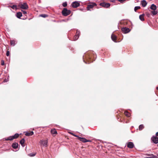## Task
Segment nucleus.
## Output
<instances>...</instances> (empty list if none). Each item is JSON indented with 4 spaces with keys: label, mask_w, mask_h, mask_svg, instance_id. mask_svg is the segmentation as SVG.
Masks as SVG:
<instances>
[{
    "label": "nucleus",
    "mask_w": 158,
    "mask_h": 158,
    "mask_svg": "<svg viewBox=\"0 0 158 158\" xmlns=\"http://www.w3.org/2000/svg\"><path fill=\"white\" fill-rule=\"evenodd\" d=\"M16 41L15 40H11L10 44L13 46H14L16 44Z\"/></svg>",
    "instance_id": "obj_23"
},
{
    "label": "nucleus",
    "mask_w": 158,
    "mask_h": 158,
    "mask_svg": "<svg viewBox=\"0 0 158 158\" xmlns=\"http://www.w3.org/2000/svg\"><path fill=\"white\" fill-rule=\"evenodd\" d=\"M19 135L18 133L15 134L14 135H13L14 139H16L18 137Z\"/></svg>",
    "instance_id": "obj_26"
},
{
    "label": "nucleus",
    "mask_w": 158,
    "mask_h": 158,
    "mask_svg": "<svg viewBox=\"0 0 158 158\" xmlns=\"http://www.w3.org/2000/svg\"><path fill=\"white\" fill-rule=\"evenodd\" d=\"M127 146L129 148H133L134 146V144L132 142H129L127 144Z\"/></svg>",
    "instance_id": "obj_12"
},
{
    "label": "nucleus",
    "mask_w": 158,
    "mask_h": 158,
    "mask_svg": "<svg viewBox=\"0 0 158 158\" xmlns=\"http://www.w3.org/2000/svg\"><path fill=\"white\" fill-rule=\"evenodd\" d=\"M151 140L155 143L157 144L158 143V138L156 136H153L151 138Z\"/></svg>",
    "instance_id": "obj_7"
},
{
    "label": "nucleus",
    "mask_w": 158,
    "mask_h": 158,
    "mask_svg": "<svg viewBox=\"0 0 158 158\" xmlns=\"http://www.w3.org/2000/svg\"><path fill=\"white\" fill-rule=\"evenodd\" d=\"M122 31L124 33H127L130 31V30L128 28L123 27L122 28Z\"/></svg>",
    "instance_id": "obj_10"
},
{
    "label": "nucleus",
    "mask_w": 158,
    "mask_h": 158,
    "mask_svg": "<svg viewBox=\"0 0 158 158\" xmlns=\"http://www.w3.org/2000/svg\"><path fill=\"white\" fill-rule=\"evenodd\" d=\"M24 142H25V140H24V139H22L20 141V144L23 147L24 146Z\"/></svg>",
    "instance_id": "obj_19"
},
{
    "label": "nucleus",
    "mask_w": 158,
    "mask_h": 158,
    "mask_svg": "<svg viewBox=\"0 0 158 158\" xmlns=\"http://www.w3.org/2000/svg\"><path fill=\"white\" fill-rule=\"evenodd\" d=\"M156 135L157 136H158V132H157L156 133Z\"/></svg>",
    "instance_id": "obj_40"
},
{
    "label": "nucleus",
    "mask_w": 158,
    "mask_h": 158,
    "mask_svg": "<svg viewBox=\"0 0 158 158\" xmlns=\"http://www.w3.org/2000/svg\"><path fill=\"white\" fill-rule=\"evenodd\" d=\"M16 16L18 18H20L22 16V13L20 12H18L17 13Z\"/></svg>",
    "instance_id": "obj_20"
},
{
    "label": "nucleus",
    "mask_w": 158,
    "mask_h": 158,
    "mask_svg": "<svg viewBox=\"0 0 158 158\" xmlns=\"http://www.w3.org/2000/svg\"><path fill=\"white\" fill-rule=\"evenodd\" d=\"M157 146H158V144H157Z\"/></svg>",
    "instance_id": "obj_42"
},
{
    "label": "nucleus",
    "mask_w": 158,
    "mask_h": 158,
    "mask_svg": "<svg viewBox=\"0 0 158 158\" xmlns=\"http://www.w3.org/2000/svg\"><path fill=\"white\" fill-rule=\"evenodd\" d=\"M93 56L94 57V58H95L96 56V55H94V54H91L89 55H87V56L85 57L86 59L88 61L87 62H86L85 61V60L84 59L83 61L84 62H85L86 64H89L90 63V62L89 61V60H91L92 59V56Z\"/></svg>",
    "instance_id": "obj_1"
},
{
    "label": "nucleus",
    "mask_w": 158,
    "mask_h": 158,
    "mask_svg": "<svg viewBox=\"0 0 158 158\" xmlns=\"http://www.w3.org/2000/svg\"><path fill=\"white\" fill-rule=\"evenodd\" d=\"M152 13L153 15H156L157 13V12L156 11H153L152 12Z\"/></svg>",
    "instance_id": "obj_34"
},
{
    "label": "nucleus",
    "mask_w": 158,
    "mask_h": 158,
    "mask_svg": "<svg viewBox=\"0 0 158 158\" xmlns=\"http://www.w3.org/2000/svg\"><path fill=\"white\" fill-rule=\"evenodd\" d=\"M6 55L7 56H9L10 55V52L9 51H7L6 52Z\"/></svg>",
    "instance_id": "obj_36"
},
{
    "label": "nucleus",
    "mask_w": 158,
    "mask_h": 158,
    "mask_svg": "<svg viewBox=\"0 0 158 158\" xmlns=\"http://www.w3.org/2000/svg\"><path fill=\"white\" fill-rule=\"evenodd\" d=\"M51 132L52 134L53 135H56L57 133V131L55 129H52Z\"/></svg>",
    "instance_id": "obj_21"
},
{
    "label": "nucleus",
    "mask_w": 158,
    "mask_h": 158,
    "mask_svg": "<svg viewBox=\"0 0 158 158\" xmlns=\"http://www.w3.org/2000/svg\"><path fill=\"white\" fill-rule=\"evenodd\" d=\"M40 143L43 146L47 147V146L48 141L47 140H42L40 141Z\"/></svg>",
    "instance_id": "obj_5"
},
{
    "label": "nucleus",
    "mask_w": 158,
    "mask_h": 158,
    "mask_svg": "<svg viewBox=\"0 0 158 158\" xmlns=\"http://www.w3.org/2000/svg\"><path fill=\"white\" fill-rule=\"evenodd\" d=\"M62 5L64 7H66L67 5V2H63L62 4Z\"/></svg>",
    "instance_id": "obj_30"
},
{
    "label": "nucleus",
    "mask_w": 158,
    "mask_h": 158,
    "mask_svg": "<svg viewBox=\"0 0 158 158\" xmlns=\"http://www.w3.org/2000/svg\"><path fill=\"white\" fill-rule=\"evenodd\" d=\"M96 6V4L95 3H92L88 5L87 7V9L88 10H90V9L93 8L94 6Z\"/></svg>",
    "instance_id": "obj_4"
},
{
    "label": "nucleus",
    "mask_w": 158,
    "mask_h": 158,
    "mask_svg": "<svg viewBox=\"0 0 158 158\" xmlns=\"http://www.w3.org/2000/svg\"><path fill=\"white\" fill-rule=\"evenodd\" d=\"M151 156L149 157H146L145 158H156L157 157L156 156L152 154V155H150Z\"/></svg>",
    "instance_id": "obj_24"
},
{
    "label": "nucleus",
    "mask_w": 158,
    "mask_h": 158,
    "mask_svg": "<svg viewBox=\"0 0 158 158\" xmlns=\"http://www.w3.org/2000/svg\"><path fill=\"white\" fill-rule=\"evenodd\" d=\"M22 11L23 12V13L24 14H27V12L24 10H22Z\"/></svg>",
    "instance_id": "obj_37"
},
{
    "label": "nucleus",
    "mask_w": 158,
    "mask_h": 158,
    "mask_svg": "<svg viewBox=\"0 0 158 158\" xmlns=\"http://www.w3.org/2000/svg\"><path fill=\"white\" fill-rule=\"evenodd\" d=\"M71 11L67 10L66 8H64L62 10V15L64 16H67L70 13Z\"/></svg>",
    "instance_id": "obj_2"
},
{
    "label": "nucleus",
    "mask_w": 158,
    "mask_h": 158,
    "mask_svg": "<svg viewBox=\"0 0 158 158\" xmlns=\"http://www.w3.org/2000/svg\"><path fill=\"white\" fill-rule=\"evenodd\" d=\"M40 16L43 18H46L48 17V15L46 14H41L40 15Z\"/></svg>",
    "instance_id": "obj_28"
},
{
    "label": "nucleus",
    "mask_w": 158,
    "mask_h": 158,
    "mask_svg": "<svg viewBox=\"0 0 158 158\" xmlns=\"http://www.w3.org/2000/svg\"><path fill=\"white\" fill-rule=\"evenodd\" d=\"M8 81V79H5L4 80V81H3V82H7Z\"/></svg>",
    "instance_id": "obj_38"
},
{
    "label": "nucleus",
    "mask_w": 158,
    "mask_h": 158,
    "mask_svg": "<svg viewBox=\"0 0 158 158\" xmlns=\"http://www.w3.org/2000/svg\"><path fill=\"white\" fill-rule=\"evenodd\" d=\"M69 134H71V135H73V136H74L75 137H78V136H77V135H75V134H74L73 133H72L71 132H69Z\"/></svg>",
    "instance_id": "obj_31"
},
{
    "label": "nucleus",
    "mask_w": 158,
    "mask_h": 158,
    "mask_svg": "<svg viewBox=\"0 0 158 158\" xmlns=\"http://www.w3.org/2000/svg\"><path fill=\"white\" fill-rule=\"evenodd\" d=\"M4 139L6 140H12L14 139L13 136H10L7 138H6Z\"/></svg>",
    "instance_id": "obj_17"
},
{
    "label": "nucleus",
    "mask_w": 158,
    "mask_h": 158,
    "mask_svg": "<svg viewBox=\"0 0 158 158\" xmlns=\"http://www.w3.org/2000/svg\"><path fill=\"white\" fill-rule=\"evenodd\" d=\"M156 89L158 90V87H156Z\"/></svg>",
    "instance_id": "obj_41"
},
{
    "label": "nucleus",
    "mask_w": 158,
    "mask_h": 158,
    "mask_svg": "<svg viewBox=\"0 0 158 158\" xmlns=\"http://www.w3.org/2000/svg\"><path fill=\"white\" fill-rule=\"evenodd\" d=\"M100 6L105 7L108 8L110 6V4L109 3L103 2L100 4Z\"/></svg>",
    "instance_id": "obj_9"
},
{
    "label": "nucleus",
    "mask_w": 158,
    "mask_h": 158,
    "mask_svg": "<svg viewBox=\"0 0 158 158\" xmlns=\"http://www.w3.org/2000/svg\"><path fill=\"white\" fill-rule=\"evenodd\" d=\"M80 32L78 30H77L76 34L73 38V40H76L78 39L80 35Z\"/></svg>",
    "instance_id": "obj_6"
},
{
    "label": "nucleus",
    "mask_w": 158,
    "mask_h": 158,
    "mask_svg": "<svg viewBox=\"0 0 158 158\" xmlns=\"http://www.w3.org/2000/svg\"><path fill=\"white\" fill-rule=\"evenodd\" d=\"M150 9L153 10H156V6L154 4H152L151 6Z\"/></svg>",
    "instance_id": "obj_16"
},
{
    "label": "nucleus",
    "mask_w": 158,
    "mask_h": 158,
    "mask_svg": "<svg viewBox=\"0 0 158 158\" xmlns=\"http://www.w3.org/2000/svg\"><path fill=\"white\" fill-rule=\"evenodd\" d=\"M144 14L141 15H139V18L141 21H143L144 20Z\"/></svg>",
    "instance_id": "obj_22"
},
{
    "label": "nucleus",
    "mask_w": 158,
    "mask_h": 158,
    "mask_svg": "<svg viewBox=\"0 0 158 158\" xmlns=\"http://www.w3.org/2000/svg\"><path fill=\"white\" fill-rule=\"evenodd\" d=\"M20 6L21 8L24 9H27L28 8V6L26 3L21 4Z\"/></svg>",
    "instance_id": "obj_8"
},
{
    "label": "nucleus",
    "mask_w": 158,
    "mask_h": 158,
    "mask_svg": "<svg viewBox=\"0 0 158 158\" xmlns=\"http://www.w3.org/2000/svg\"><path fill=\"white\" fill-rule=\"evenodd\" d=\"M147 4L146 1L144 0H143L141 2V4L143 7H145Z\"/></svg>",
    "instance_id": "obj_14"
},
{
    "label": "nucleus",
    "mask_w": 158,
    "mask_h": 158,
    "mask_svg": "<svg viewBox=\"0 0 158 158\" xmlns=\"http://www.w3.org/2000/svg\"><path fill=\"white\" fill-rule=\"evenodd\" d=\"M79 3L77 1H75L73 2L71 4V6L73 8H77L80 6Z\"/></svg>",
    "instance_id": "obj_3"
},
{
    "label": "nucleus",
    "mask_w": 158,
    "mask_h": 158,
    "mask_svg": "<svg viewBox=\"0 0 158 158\" xmlns=\"http://www.w3.org/2000/svg\"><path fill=\"white\" fill-rule=\"evenodd\" d=\"M140 7L139 6H136L134 8V10L135 11H136V10L140 8Z\"/></svg>",
    "instance_id": "obj_29"
},
{
    "label": "nucleus",
    "mask_w": 158,
    "mask_h": 158,
    "mask_svg": "<svg viewBox=\"0 0 158 158\" xmlns=\"http://www.w3.org/2000/svg\"><path fill=\"white\" fill-rule=\"evenodd\" d=\"M30 156H34L35 155V153H31L28 155Z\"/></svg>",
    "instance_id": "obj_32"
},
{
    "label": "nucleus",
    "mask_w": 158,
    "mask_h": 158,
    "mask_svg": "<svg viewBox=\"0 0 158 158\" xmlns=\"http://www.w3.org/2000/svg\"><path fill=\"white\" fill-rule=\"evenodd\" d=\"M34 134L33 131H31L30 132H26L25 134V135L27 136H30Z\"/></svg>",
    "instance_id": "obj_15"
},
{
    "label": "nucleus",
    "mask_w": 158,
    "mask_h": 158,
    "mask_svg": "<svg viewBox=\"0 0 158 158\" xmlns=\"http://www.w3.org/2000/svg\"><path fill=\"white\" fill-rule=\"evenodd\" d=\"M111 38L112 40L114 42H116V37L114 35L112 34L111 36Z\"/></svg>",
    "instance_id": "obj_18"
},
{
    "label": "nucleus",
    "mask_w": 158,
    "mask_h": 158,
    "mask_svg": "<svg viewBox=\"0 0 158 158\" xmlns=\"http://www.w3.org/2000/svg\"><path fill=\"white\" fill-rule=\"evenodd\" d=\"M11 8L13 9H16L17 7L16 5H13L12 7Z\"/></svg>",
    "instance_id": "obj_33"
},
{
    "label": "nucleus",
    "mask_w": 158,
    "mask_h": 158,
    "mask_svg": "<svg viewBox=\"0 0 158 158\" xmlns=\"http://www.w3.org/2000/svg\"><path fill=\"white\" fill-rule=\"evenodd\" d=\"M18 146V143H14L12 144V147L15 149L17 148Z\"/></svg>",
    "instance_id": "obj_13"
},
{
    "label": "nucleus",
    "mask_w": 158,
    "mask_h": 158,
    "mask_svg": "<svg viewBox=\"0 0 158 158\" xmlns=\"http://www.w3.org/2000/svg\"><path fill=\"white\" fill-rule=\"evenodd\" d=\"M4 61L3 60H1V65H4Z\"/></svg>",
    "instance_id": "obj_35"
},
{
    "label": "nucleus",
    "mask_w": 158,
    "mask_h": 158,
    "mask_svg": "<svg viewBox=\"0 0 158 158\" xmlns=\"http://www.w3.org/2000/svg\"><path fill=\"white\" fill-rule=\"evenodd\" d=\"M77 137L78 138V139L81 141H82V142H83L84 143H86L90 141L89 140H87L86 139L83 138H81L79 137L78 136Z\"/></svg>",
    "instance_id": "obj_11"
},
{
    "label": "nucleus",
    "mask_w": 158,
    "mask_h": 158,
    "mask_svg": "<svg viewBox=\"0 0 158 158\" xmlns=\"http://www.w3.org/2000/svg\"><path fill=\"white\" fill-rule=\"evenodd\" d=\"M126 0H118V1L120 2H123L125 1Z\"/></svg>",
    "instance_id": "obj_39"
},
{
    "label": "nucleus",
    "mask_w": 158,
    "mask_h": 158,
    "mask_svg": "<svg viewBox=\"0 0 158 158\" xmlns=\"http://www.w3.org/2000/svg\"><path fill=\"white\" fill-rule=\"evenodd\" d=\"M124 114L127 117H129L130 116V113H128V112L126 111L124 112Z\"/></svg>",
    "instance_id": "obj_25"
},
{
    "label": "nucleus",
    "mask_w": 158,
    "mask_h": 158,
    "mask_svg": "<svg viewBox=\"0 0 158 158\" xmlns=\"http://www.w3.org/2000/svg\"><path fill=\"white\" fill-rule=\"evenodd\" d=\"M144 128V126L143 125H140L139 126V130H141Z\"/></svg>",
    "instance_id": "obj_27"
}]
</instances>
